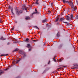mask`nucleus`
<instances>
[{
    "label": "nucleus",
    "instance_id": "obj_1",
    "mask_svg": "<svg viewBox=\"0 0 78 78\" xmlns=\"http://www.w3.org/2000/svg\"><path fill=\"white\" fill-rule=\"evenodd\" d=\"M19 53H20V54H21V55H23V57H25L26 56H27V54H26V53L25 52H24L23 51L20 50L19 51Z\"/></svg>",
    "mask_w": 78,
    "mask_h": 78
},
{
    "label": "nucleus",
    "instance_id": "obj_2",
    "mask_svg": "<svg viewBox=\"0 0 78 78\" xmlns=\"http://www.w3.org/2000/svg\"><path fill=\"white\" fill-rule=\"evenodd\" d=\"M39 0H36L35 2H34V4L37 5H39Z\"/></svg>",
    "mask_w": 78,
    "mask_h": 78
},
{
    "label": "nucleus",
    "instance_id": "obj_3",
    "mask_svg": "<svg viewBox=\"0 0 78 78\" xmlns=\"http://www.w3.org/2000/svg\"><path fill=\"white\" fill-rule=\"evenodd\" d=\"M63 23H67V26H70V23H67V22H66L64 21H63Z\"/></svg>",
    "mask_w": 78,
    "mask_h": 78
},
{
    "label": "nucleus",
    "instance_id": "obj_4",
    "mask_svg": "<svg viewBox=\"0 0 78 78\" xmlns=\"http://www.w3.org/2000/svg\"><path fill=\"white\" fill-rule=\"evenodd\" d=\"M76 6H75L74 7H73L72 9H73V11H76Z\"/></svg>",
    "mask_w": 78,
    "mask_h": 78
},
{
    "label": "nucleus",
    "instance_id": "obj_5",
    "mask_svg": "<svg viewBox=\"0 0 78 78\" xmlns=\"http://www.w3.org/2000/svg\"><path fill=\"white\" fill-rule=\"evenodd\" d=\"M16 13L17 15H18V16H19V15H20V13L18 9L16 10Z\"/></svg>",
    "mask_w": 78,
    "mask_h": 78
},
{
    "label": "nucleus",
    "instance_id": "obj_6",
    "mask_svg": "<svg viewBox=\"0 0 78 78\" xmlns=\"http://www.w3.org/2000/svg\"><path fill=\"white\" fill-rule=\"evenodd\" d=\"M66 17V20H70L71 19V18L69 17V16H67Z\"/></svg>",
    "mask_w": 78,
    "mask_h": 78
},
{
    "label": "nucleus",
    "instance_id": "obj_7",
    "mask_svg": "<svg viewBox=\"0 0 78 78\" xmlns=\"http://www.w3.org/2000/svg\"><path fill=\"white\" fill-rule=\"evenodd\" d=\"M16 61L15 60H13V61H12V62L13 65H15V64H16Z\"/></svg>",
    "mask_w": 78,
    "mask_h": 78
},
{
    "label": "nucleus",
    "instance_id": "obj_8",
    "mask_svg": "<svg viewBox=\"0 0 78 78\" xmlns=\"http://www.w3.org/2000/svg\"><path fill=\"white\" fill-rule=\"evenodd\" d=\"M62 0L63 3H69V1H66V0Z\"/></svg>",
    "mask_w": 78,
    "mask_h": 78
},
{
    "label": "nucleus",
    "instance_id": "obj_9",
    "mask_svg": "<svg viewBox=\"0 0 78 78\" xmlns=\"http://www.w3.org/2000/svg\"><path fill=\"white\" fill-rule=\"evenodd\" d=\"M64 19H65V18H60V19L59 21H62V20H64Z\"/></svg>",
    "mask_w": 78,
    "mask_h": 78
},
{
    "label": "nucleus",
    "instance_id": "obj_10",
    "mask_svg": "<svg viewBox=\"0 0 78 78\" xmlns=\"http://www.w3.org/2000/svg\"><path fill=\"white\" fill-rule=\"evenodd\" d=\"M8 54H6L5 55L2 54L0 56H8Z\"/></svg>",
    "mask_w": 78,
    "mask_h": 78
},
{
    "label": "nucleus",
    "instance_id": "obj_11",
    "mask_svg": "<svg viewBox=\"0 0 78 78\" xmlns=\"http://www.w3.org/2000/svg\"><path fill=\"white\" fill-rule=\"evenodd\" d=\"M13 9L12 8L11 9V12L12 15H14V12H13Z\"/></svg>",
    "mask_w": 78,
    "mask_h": 78
},
{
    "label": "nucleus",
    "instance_id": "obj_12",
    "mask_svg": "<svg viewBox=\"0 0 78 78\" xmlns=\"http://www.w3.org/2000/svg\"><path fill=\"white\" fill-rule=\"evenodd\" d=\"M60 36V35H59V32H58L57 34V36L58 37H59Z\"/></svg>",
    "mask_w": 78,
    "mask_h": 78
},
{
    "label": "nucleus",
    "instance_id": "obj_13",
    "mask_svg": "<svg viewBox=\"0 0 78 78\" xmlns=\"http://www.w3.org/2000/svg\"><path fill=\"white\" fill-rule=\"evenodd\" d=\"M71 3L72 4L71 8L72 9L74 7V5H73V4L72 2H71Z\"/></svg>",
    "mask_w": 78,
    "mask_h": 78
},
{
    "label": "nucleus",
    "instance_id": "obj_14",
    "mask_svg": "<svg viewBox=\"0 0 78 78\" xmlns=\"http://www.w3.org/2000/svg\"><path fill=\"white\" fill-rule=\"evenodd\" d=\"M59 18H58L57 19H56L55 20V22H58V20H59Z\"/></svg>",
    "mask_w": 78,
    "mask_h": 78
},
{
    "label": "nucleus",
    "instance_id": "obj_15",
    "mask_svg": "<svg viewBox=\"0 0 78 78\" xmlns=\"http://www.w3.org/2000/svg\"><path fill=\"white\" fill-rule=\"evenodd\" d=\"M42 22L43 23H45V22H47V19L43 20Z\"/></svg>",
    "mask_w": 78,
    "mask_h": 78
},
{
    "label": "nucleus",
    "instance_id": "obj_16",
    "mask_svg": "<svg viewBox=\"0 0 78 78\" xmlns=\"http://www.w3.org/2000/svg\"><path fill=\"white\" fill-rule=\"evenodd\" d=\"M37 12H34L33 13H32V15H33V14H37Z\"/></svg>",
    "mask_w": 78,
    "mask_h": 78
},
{
    "label": "nucleus",
    "instance_id": "obj_17",
    "mask_svg": "<svg viewBox=\"0 0 78 78\" xmlns=\"http://www.w3.org/2000/svg\"><path fill=\"white\" fill-rule=\"evenodd\" d=\"M73 65L74 66H76V67H78V64L75 63V64H74Z\"/></svg>",
    "mask_w": 78,
    "mask_h": 78
},
{
    "label": "nucleus",
    "instance_id": "obj_18",
    "mask_svg": "<svg viewBox=\"0 0 78 78\" xmlns=\"http://www.w3.org/2000/svg\"><path fill=\"white\" fill-rule=\"evenodd\" d=\"M30 17H27L26 18H25V19L26 20H28L29 19H30Z\"/></svg>",
    "mask_w": 78,
    "mask_h": 78
},
{
    "label": "nucleus",
    "instance_id": "obj_19",
    "mask_svg": "<svg viewBox=\"0 0 78 78\" xmlns=\"http://www.w3.org/2000/svg\"><path fill=\"white\" fill-rule=\"evenodd\" d=\"M19 50V49L17 48H16L15 49L14 51H13V52H14V51H18Z\"/></svg>",
    "mask_w": 78,
    "mask_h": 78
},
{
    "label": "nucleus",
    "instance_id": "obj_20",
    "mask_svg": "<svg viewBox=\"0 0 78 78\" xmlns=\"http://www.w3.org/2000/svg\"><path fill=\"white\" fill-rule=\"evenodd\" d=\"M71 19H73V14H71L70 15Z\"/></svg>",
    "mask_w": 78,
    "mask_h": 78
},
{
    "label": "nucleus",
    "instance_id": "obj_21",
    "mask_svg": "<svg viewBox=\"0 0 78 78\" xmlns=\"http://www.w3.org/2000/svg\"><path fill=\"white\" fill-rule=\"evenodd\" d=\"M19 61H20V60H17L16 62V64H18Z\"/></svg>",
    "mask_w": 78,
    "mask_h": 78
},
{
    "label": "nucleus",
    "instance_id": "obj_22",
    "mask_svg": "<svg viewBox=\"0 0 78 78\" xmlns=\"http://www.w3.org/2000/svg\"><path fill=\"white\" fill-rule=\"evenodd\" d=\"M34 27L35 28H36V29H38V30H39V28H38V27H37V26H34Z\"/></svg>",
    "mask_w": 78,
    "mask_h": 78
},
{
    "label": "nucleus",
    "instance_id": "obj_23",
    "mask_svg": "<svg viewBox=\"0 0 78 78\" xmlns=\"http://www.w3.org/2000/svg\"><path fill=\"white\" fill-rule=\"evenodd\" d=\"M29 39L28 38H27L25 40L26 42H29Z\"/></svg>",
    "mask_w": 78,
    "mask_h": 78
},
{
    "label": "nucleus",
    "instance_id": "obj_24",
    "mask_svg": "<svg viewBox=\"0 0 78 78\" xmlns=\"http://www.w3.org/2000/svg\"><path fill=\"white\" fill-rule=\"evenodd\" d=\"M1 40H5V38H3V37H2L1 38Z\"/></svg>",
    "mask_w": 78,
    "mask_h": 78
},
{
    "label": "nucleus",
    "instance_id": "obj_25",
    "mask_svg": "<svg viewBox=\"0 0 78 78\" xmlns=\"http://www.w3.org/2000/svg\"><path fill=\"white\" fill-rule=\"evenodd\" d=\"M23 12H22V10H20L19 11L20 14L22 13Z\"/></svg>",
    "mask_w": 78,
    "mask_h": 78
},
{
    "label": "nucleus",
    "instance_id": "obj_26",
    "mask_svg": "<svg viewBox=\"0 0 78 78\" xmlns=\"http://www.w3.org/2000/svg\"><path fill=\"white\" fill-rule=\"evenodd\" d=\"M66 67V66H62V68L60 67V68H58V69H63L64 67Z\"/></svg>",
    "mask_w": 78,
    "mask_h": 78
},
{
    "label": "nucleus",
    "instance_id": "obj_27",
    "mask_svg": "<svg viewBox=\"0 0 78 78\" xmlns=\"http://www.w3.org/2000/svg\"><path fill=\"white\" fill-rule=\"evenodd\" d=\"M56 73V71H54L52 73L54 74V73Z\"/></svg>",
    "mask_w": 78,
    "mask_h": 78
},
{
    "label": "nucleus",
    "instance_id": "obj_28",
    "mask_svg": "<svg viewBox=\"0 0 78 78\" xmlns=\"http://www.w3.org/2000/svg\"><path fill=\"white\" fill-rule=\"evenodd\" d=\"M30 47V44H27V47Z\"/></svg>",
    "mask_w": 78,
    "mask_h": 78
},
{
    "label": "nucleus",
    "instance_id": "obj_29",
    "mask_svg": "<svg viewBox=\"0 0 78 78\" xmlns=\"http://www.w3.org/2000/svg\"><path fill=\"white\" fill-rule=\"evenodd\" d=\"M3 22V21H2V19H0V23H2Z\"/></svg>",
    "mask_w": 78,
    "mask_h": 78
},
{
    "label": "nucleus",
    "instance_id": "obj_30",
    "mask_svg": "<svg viewBox=\"0 0 78 78\" xmlns=\"http://www.w3.org/2000/svg\"><path fill=\"white\" fill-rule=\"evenodd\" d=\"M55 57L54 58H53V60L55 61V62H56V60H55Z\"/></svg>",
    "mask_w": 78,
    "mask_h": 78
},
{
    "label": "nucleus",
    "instance_id": "obj_31",
    "mask_svg": "<svg viewBox=\"0 0 78 78\" xmlns=\"http://www.w3.org/2000/svg\"><path fill=\"white\" fill-rule=\"evenodd\" d=\"M4 72L3 71H2L0 72V75H1V74H2V73H3Z\"/></svg>",
    "mask_w": 78,
    "mask_h": 78
},
{
    "label": "nucleus",
    "instance_id": "obj_32",
    "mask_svg": "<svg viewBox=\"0 0 78 78\" xmlns=\"http://www.w3.org/2000/svg\"><path fill=\"white\" fill-rule=\"evenodd\" d=\"M14 22L16 23H17V21L16 20H15L14 21Z\"/></svg>",
    "mask_w": 78,
    "mask_h": 78
},
{
    "label": "nucleus",
    "instance_id": "obj_33",
    "mask_svg": "<svg viewBox=\"0 0 78 78\" xmlns=\"http://www.w3.org/2000/svg\"><path fill=\"white\" fill-rule=\"evenodd\" d=\"M12 67V66L11 65H10L9 66V68H11V67Z\"/></svg>",
    "mask_w": 78,
    "mask_h": 78
},
{
    "label": "nucleus",
    "instance_id": "obj_34",
    "mask_svg": "<svg viewBox=\"0 0 78 78\" xmlns=\"http://www.w3.org/2000/svg\"><path fill=\"white\" fill-rule=\"evenodd\" d=\"M22 58H19V60H20H20H22Z\"/></svg>",
    "mask_w": 78,
    "mask_h": 78
},
{
    "label": "nucleus",
    "instance_id": "obj_35",
    "mask_svg": "<svg viewBox=\"0 0 78 78\" xmlns=\"http://www.w3.org/2000/svg\"><path fill=\"white\" fill-rule=\"evenodd\" d=\"M32 41H34V42H36L37 41V40H32Z\"/></svg>",
    "mask_w": 78,
    "mask_h": 78
},
{
    "label": "nucleus",
    "instance_id": "obj_36",
    "mask_svg": "<svg viewBox=\"0 0 78 78\" xmlns=\"http://www.w3.org/2000/svg\"><path fill=\"white\" fill-rule=\"evenodd\" d=\"M9 9H11V6H9Z\"/></svg>",
    "mask_w": 78,
    "mask_h": 78
},
{
    "label": "nucleus",
    "instance_id": "obj_37",
    "mask_svg": "<svg viewBox=\"0 0 78 78\" xmlns=\"http://www.w3.org/2000/svg\"><path fill=\"white\" fill-rule=\"evenodd\" d=\"M27 8L26 7V8H25L24 9L27 11Z\"/></svg>",
    "mask_w": 78,
    "mask_h": 78
},
{
    "label": "nucleus",
    "instance_id": "obj_38",
    "mask_svg": "<svg viewBox=\"0 0 78 78\" xmlns=\"http://www.w3.org/2000/svg\"><path fill=\"white\" fill-rule=\"evenodd\" d=\"M59 62H61V59H60V60H58Z\"/></svg>",
    "mask_w": 78,
    "mask_h": 78
},
{
    "label": "nucleus",
    "instance_id": "obj_39",
    "mask_svg": "<svg viewBox=\"0 0 78 78\" xmlns=\"http://www.w3.org/2000/svg\"><path fill=\"white\" fill-rule=\"evenodd\" d=\"M14 28V27H13L12 29V30H13Z\"/></svg>",
    "mask_w": 78,
    "mask_h": 78
},
{
    "label": "nucleus",
    "instance_id": "obj_40",
    "mask_svg": "<svg viewBox=\"0 0 78 78\" xmlns=\"http://www.w3.org/2000/svg\"><path fill=\"white\" fill-rule=\"evenodd\" d=\"M53 5V2H52L51 3V6H52Z\"/></svg>",
    "mask_w": 78,
    "mask_h": 78
},
{
    "label": "nucleus",
    "instance_id": "obj_41",
    "mask_svg": "<svg viewBox=\"0 0 78 78\" xmlns=\"http://www.w3.org/2000/svg\"><path fill=\"white\" fill-rule=\"evenodd\" d=\"M35 11H36V12H37V9H35Z\"/></svg>",
    "mask_w": 78,
    "mask_h": 78
},
{
    "label": "nucleus",
    "instance_id": "obj_42",
    "mask_svg": "<svg viewBox=\"0 0 78 78\" xmlns=\"http://www.w3.org/2000/svg\"><path fill=\"white\" fill-rule=\"evenodd\" d=\"M50 61H49L48 63V64H50Z\"/></svg>",
    "mask_w": 78,
    "mask_h": 78
},
{
    "label": "nucleus",
    "instance_id": "obj_43",
    "mask_svg": "<svg viewBox=\"0 0 78 78\" xmlns=\"http://www.w3.org/2000/svg\"><path fill=\"white\" fill-rule=\"evenodd\" d=\"M76 2L77 4H78V1L76 0Z\"/></svg>",
    "mask_w": 78,
    "mask_h": 78
},
{
    "label": "nucleus",
    "instance_id": "obj_44",
    "mask_svg": "<svg viewBox=\"0 0 78 78\" xmlns=\"http://www.w3.org/2000/svg\"><path fill=\"white\" fill-rule=\"evenodd\" d=\"M48 12L49 13H50L51 12H50V11H48Z\"/></svg>",
    "mask_w": 78,
    "mask_h": 78
},
{
    "label": "nucleus",
    "instance_id": "obj_45",
    "mask_svg": "<svg viewBox=\"0 0 78 78\" xmlns=\"http://www.w3.org/2000/svg\"><path fill=\"white\" fill-rule=\"evenodd\" d=\"M31 50V49H29V51H30V50Z\"/></svg>",
    "mask_w": 78,
    "mask_h": 78
},
{
    "label": "nucleus",
    "instance_id": "obj_46",
    "mask_svg": "<svg viewBox=\"0 0 78 78\" xmlns=\"http://www.w3.org/2000/svg\"><path fill=\"white\" fill-rule=\"evenodd\" d=\"M8 70V69H4V70Z\"/></svg>",
    "mask_w": 78,
    "mask_h": 78
},
{
    "label": "nucleus",
    "instance_id": "obj_47",
    "mask_svg": "<svg viewBox=\"0 0 78 78\" xmlns=\"http://www.w3.org/2000/svg\"><path fill=\"white\" fill-rule=\"evenodd\" d=\"M1 69H0V72L1 71Z\"/></svg>",
    "mask_w": 78,
    "mask_h": 78
},
{
    "label": "nucleus",
    "instance_id": "obj_48",
    "mask_svg": "<svg viewBox=\"0 0 78 78\" xmlns=\"http://www.w3.org/2000/svg\"><path fill=\"white\" fill-rule=\"evenodd\" d=\"M59 23H57V24H59Z\"/></svg>",
    "mask_w": 78,
    "mask_h": 78
},
{
    "label": "nucleus",
    "instance_id": "obj_49",
    "mask_svg": "<svg viewBox=\"0 0 78 78\" xmlns=\"http://www.w3.org/2000/svg\"><path fill=\"white\" fill-rule=\"evenodd\" d=\"M8 44H9V43H8Z\"/></svg>",
    "mask_w": 78,
    "mask_h": 78
},
{
    "label": "nucleus",
    "instance_id": "obj_50",
    "mask_svg": "<svg viewBox=\"0 0 78 78\" xmlns=\"http://www.w3.org/2000/svg\"><path fill=\"white\" fill-rule=\"evenodd\" d=\"M75 68H76V67H75Z\"/></svg>",
    "mask_w": 78,
    "mask_h": 78
}]
</instances>
